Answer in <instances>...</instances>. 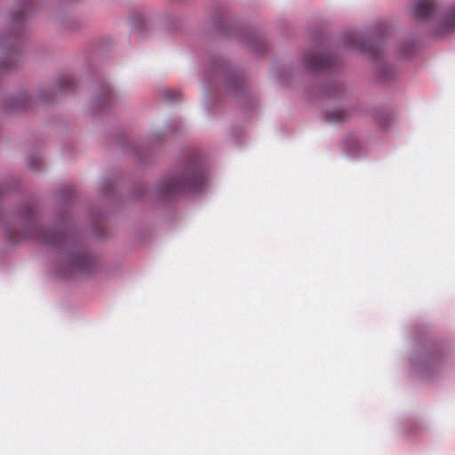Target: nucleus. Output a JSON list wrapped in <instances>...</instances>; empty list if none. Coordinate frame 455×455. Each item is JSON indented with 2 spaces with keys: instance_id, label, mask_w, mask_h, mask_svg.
Masks as SVG:
<instances>
[{
  "instance_id": "f257e3e1",
  "label": "nucleus",
  "mask_w": 455,
  "mask_h": 455,
  "mask_svg": "<svg viewBox=\"0 0 455 455\" xmlns=\"http://www.w3.org/2000/svg\"><path fill=\"white\" fill-rule=\"evenodd\" d=\"M418 20H425L433 26L437 36L448 34L455 29V4L440 9L434 0H418L411 7Z\"/></svg>"
},
{
  "instance_id": "f03ea898",
  "label": "nucleus",
  "mask_w": 455,
  "mask_h": 455,
  "mask_svg": "<svg viewBox=\"0 0 455 455\" xmlns=\"http://www.w3.org/2000/svg\"><path fill=\"white\" fill-rule=\"evenodd\" d=\"M206 179L199 169L186 171L181 176L170 177L159 187L164 196H173L180 193L199 192L204 186Z\"/></svg>"
},
{
  "instance_id": "7ed1b4c3",
  "label": "nucleus",
  "mask_w": 455,
  "mask_h": 455,
  "mask_svg": "<svg viewBox=\"0 0 455 455\" xmlns=\"http://www.w3.org/2000/svg\"><path fill=\"white\" fill-rule=\"evenodd\" d=\"M67 267L69 271H90L94 264L92 257L84 249L69 248L66 258Z\"/></svg>"
},
{
  "instance_id": "20e7f679",
  "label": "nucleus",
  "mask_w": 455,
  "mask_h": 455,
  "mask_svg": "<svg viewBox=\"0 0 455 455\" xmlns=\"http://www.w3.org/2000/svg\"><path fill=\"white\" fill-rule=\"evenodd\" d=\"M29 236L51 245L68 246V235L65 232L56 228L44 229L42 228L36 227L35 228V234H31Z\"/></svg>"
},
{
  "instance_id": "39448f33",
  "label": "nucleus",
  "mask_w": 455,
  "mask_h": 455,
  "mask_svg": "<svg viewBox=\"0 0 455 455\" xmlns=\"http://www.w3.org/2000/svg\"><path fill=\"white\" fill-rule=\"evenodd\" d=\"M304 64L310 70H321L331 68L332 60L327 55H316L314 52H309L304 58Z\"/></svg>"
},
{
  "instance_id": "423d86ee",
  "label": "nucleus",
  "mask_w": 455,
  "mask_h": 455,
  "mask_svg": "<svg viewBox=\"0 0 455 455\" xmlns=\"http://www.w3.org/2000/svg\"><path fill=\"white\" fill-rule=\"evenodd\" d=\"M352 44L363 52H368L376 60L379 57V49L377 45L365 42L357 36H355Z\"/></svg>"
},
{
  "instance_id": "0eeeda50",
  "label": "nucleus",
  "mask_w": 455,
  "mask_h": 455,
  "mask_svg": "<svg viewBox=\"0 0 455 455\" xmlns=\"http://www.w3.org/2000/svg\"><path fill=\"white\" fill-rule=\"evenodd\" d=\"M348 117H349L348 111H347L345 109H340V108L331 110L326 114L327 121L330 123H334V124L344 122Z\"/></svg>"
},
{
  "instance_id": "6e6552de",
  "label": "nucleus",
  "mask_w": 455,
  "mask_h": 455,
  "mask_svg": "<svg viewBox=\"0 0 455 455\" xmlns=\"http://www.w3.org/2000/svg\"><path fill=\"white\" fill-rule=\"evenodd\" d=\"M379 72V79L381 82H387L393 76H395V71L392 67L387 65L380 66L378 69Z\"/></svg>"
},
{
  "instance_id": "1a4fd4ad",
  "label": "nucleus",
  "mask_w": 455,
  "mask_h": 455,
  "mask_svg": "<svg viewBox=\"0 0 455 455\" xmlns=\"http://www.w3.org/2000/svg\"><path fill=\"white\" fill-rule=\"evenodd\" d=\"M58 85L60 90H72L74 87L73 78L69 76H64L59 79Z\"/></svg>"
},
{
  "instance_id": "9d476101",
  "label": "nucleus",
  "mask_w": 455,
  "mask_h": 455,
  "mask_svg": "<svg viewBox=\"0 0 455 455\" xmlns=\"http://www.w3.org/2000/svg\"><path fill=\"white\" fill-rule=\"evenodd\" d=\"M163 97L167 102H174L181 98V93L178 90H165L163 92Z\"/></svg>"
},
{
  "instance_id": "9b49d317",
  "label": "nucleus",
  "mask_w": 455,
  "mask_h": 455,
  "mask_svg": "<svg viewBox=\"0 0 455 455\" xmlns=\"http://www.w3.org/2000/svg\"><path fill=\"white\" fill-rule=\"evenodd\" d=\"M20 17H17V18L15 19V21H17V22H18V21H20Z\"/></svg>"
}]
</instances>
